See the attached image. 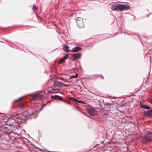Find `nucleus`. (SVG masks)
Wrapping results in <instances>:
<instances>
[{
	"instance_id": "7",
	"label": "nucleus",
	"mask_w": 152,
	"mask_h": 152,
	"mask_svg": "<svg viewBox=\"0 0 152 152\" xmlns=\"http://www.w3.org/2000/svg\"><path fill=\"white\" fill-rule=\"evenodd\" d=\"M81 56V54L80 53L74 54L73 55V56L74 59L80 58Z\"/></svg>"
},
{
	"instance_id": "12",
	"label": "nucleus",
	"mask_w": 152,
	"mask_h": 152,
	"mask_svg": "<svg viewBox=\"0 0 152 152\" xmlns=\"http://www.w3.org/2000/svg\"><path fill=\"white\" fill-rule=\"evenodd\" d=\"M146 114L149 117L152 116V110H151L146 113Z\"/></svg>"
},
{
	"instance_id": "21",
	"label": "nucleus",
	"mask_w": 152,
	"mask_h": 152,
	"mask_svg": "<svg viewBox=\"0 0 152 152\" xmlns=\"http://www.w3.org/2000/svg\"><path fill=\"white\" fill-rule=\"evenodd\" d=\"M150 103L152 104V98L150 99Z\"/></svg>"
},
{
	"instance_id": "9",
	"label": "nucleus",
	"mask_w": 152,
	"mask_h": 152,
	"mask_svg": "<svg viewBox=\"0 0 152 152\" xmlns=\"http://www.w3.org/2000/svg\"><path fill=\"white\" fill-rule=\"evenodd\" d=\"M140 107L141 108H144L145 109L149 110L151 108L150 107H149V106H148L147 105L144 104L142 103H140Z\"/></svg>"
},
{
	"instance_id": "2",
	"label": "nucleus",
	"mask_w": 152,
	"mask_h": 152,
	"mask_svg": "<svg viewBox=\"0 0 152 152\" xmlns=\"http://www.w3.org/2000/svg\"><path fill=\"white\" fill-rule=\"evenodd\" d=\"M36 110L34 111L31 113H25V114H20L17 115L15 116V118H18L21 120V121H22L24 120H25L27 119V116L33 115V113L36 112Z\"/></svg>"
},
{
	"instance_id": "3",
	"label": "nucleus",
	"mask_w": 152,
	"mask_h": 152,
	"mask_svg": "<svg viewBox=\"0 0 152 152\" xmlns=\"http://www.w3.org/2000/svg\"><path fill=\"white\" fill-rule=\"evenodd\" d=\"M142 141L143 142H147L152 141V134L149 133L145 135L143 138Z\"/></svg>"
},
{
	"instance_id": "14",
	"label": "nucleus",
	"mask_w": 152,
	"mask_h": 152,
	"mask_svg": "<svg viewBox=\"0 0 152 152\" xmlns=\"http://www.w3.org/2000/svg\"><path fill=\"white\" fill-rule=\"evenodd\" d=\"M76 73V75H72L69 78V79L73 78H76L77 76V75Z\"/></svg>"
},
{
	"instance_id": "5",
	"label": "nucleus",
	"mask_w": 152,
	"mask_h": 152,
	"mask_svg": "<svg viewBox=\"0 0 152 152\" xmlns=\"http://www.w3.org/2000/svg\"><path fill=\"white\" fill-rule=\"evenodd\" d=\"M88 113L91 115H96L97 113L96 110L94 108H89L87 109Z\"/></svg>"
},
{
	"instance_id": "22",
	"label": "nucleus",
	"mask_w": 152,
	"mask_h": 152,
	"mask_svg": "<svg viewBox=\"0 0 152 152\" xmlns=\"http://www.w3.org/2000/svg\"><path fill=\"white\" fill-rule=\"evenodd\" d=\"M78 102L80 103H83V102L80 101H78Z\"/></svg>"
},
{
	"instance_id": "15",
	"label": "nucleus",
	"mask_w": 152,
	"mask_h": 152,
	"mask_svg": "<svg viewBox=\"0 0 152 152\" xmlns=\"http://www.w3.org/2000/svg\"><path fill=\"white\" fill-rule=\"evenodd\" d=\"M59 96L58 95H54V96H51V98H54V99H56L58 98V97H59Z\"/></svg>"
},
{
	"instance_id": "18",
	"label": "nucleus",
	"mask_w": 152,
	"mask_h": 152,
	"mask_svg": "<svg viewBox=\"0 0 152 152\" xmlns=\"http://www.w3.org/2000/svg\"><path fill=\"white\" fill-rule=\"evenodd\" d=\"M61 86H62V87H63V86H65V87L67 86L66 85L62 83V84H61Z\"/></svg>"
},
{
	"instance_id": "20",
	"label": "nucleus",
	"mask_w": 152,
	"mask_h": 152,
	"mask_svg": "<svg viewBox=\"0 0 152 152\" xmlns=\"http://www.w3.org/2000/svg\"><path fill=\"white\" fill-rule=\"evenodd\" d=\"M20 107L21 108H24V106L23 105H21L20 106Z\"/></svg>"
},
{
	"instance_id": "10",
	"label": "nucleus",
	"mask_w": 152,
	"mask_h": 152,
	"mask_svg": "<svg viewBox=\"0 0 152 152\" xmlns=\"http://www.w3.org/2000/svg\"><path fill=\"white\" fill-rule=\"evenodd\" d=\"M82 48L81 47L77 46L73 48L72 51L73 52H76L80 50Z\"/></svg>"
},
{
	"instance_id": "17",
	"label": "nucleus",
	"mask_w": 152,
	"mask_h": 152,
	"mask_svg": "<svg viewBox=\"0 0 152 152\" xmlns=\"http://www.w3.org/2000/svg\"><path fill=\"white\" fill-rule=\"evenodd\" d=\"M23 97H20V98H19L18 99L16 100H15V101L16 102H17V101H18L19 100H20L22 98H23Z\"/></svg>"
},
{
	"instance_id": "1",
	"label": "nucleus",
	"mask_w": 152,
	"mask_h": 152,
	"mask_svg": "<svg viewBox=\"0 0 152 152\" xmlns=\"http://www.w3.org/2000/svg\"><path fill=\"white\" fill-rule=\"evenodd\" d=\"M111 9L115 11H122L129 9L130 7L129 5H120L119 4H113L111 5Z\"/></svg>"
},
{
	"instance_id": "19",
	"label": "nucleus",
	"mask_w": 152,
	"mask_h": 152,
	"mask_svg": "<svg viewBox=\"0 0 152 152\" xmlns=\"http://www.w3.org/2000/svg\"><path fill=\"white\" fill-rule=\"evenodd\" d=\"M34 8H35L36 9H37L38 8V7H36L35 6V5H34L33 6V8H32V9H33V10H34Z\"/></svg>"
},
{
	"instance_id": "8",
	"label": "nucleus",
	"mask_w": 152,
	"mask_h": 152,
	"mask_svg": "<svg viewBox=\"0 0 152 152\" xmlns=\"http://www.w3.org/2000/svg\"><path fill=\"white\" fill-rule=\"evenodd\" d=\"M62 83L58 82H55L54 83L53 86H57L58 87H62Z\"/></svg>"
},
{
	"instance_id": "16",
	"label": "nucleus",
	"mask_w": 152,
	"mask_h": 152,
	"mask_svg": "<svg viewBox=\"0 0 152 152\" xmlns=\"http://www.w3.org/2000/svg\"><path fill=\"white\" fill-rule=\"evenodd\" d=\"M69 55V54L66 55L65 56L63 57L64 59L65 60L68 57Z\"/></svg>"
},
{
	"instance_id": "11",
	"label": "nucleus",
	"mask_w": 152,
	"mask_h": 152,
	"mask_svg": "<svg viewBox=\"0 0 152 152\" xmlns=\"http://www.w3.org/2000/svg\"><path fill=\"white\" fill-rule=\"evenodd\" d=\"M69 46L66 45H64L63 47V50L66 52H69Z\"/></svg>"
},
{
	"instance_id": "6",
	"label": "nucleus",
	"mask_w": 152,
	"mask_h": 152,
	"mask_svg": "<svg viewBox=\"0 0 152 152\" xmlns=\"http://www.w3.org/2000/svg\"><path fill=\"white\" fill-rule=\"evenodd\" d=\"M42 96L40 94L34 95L33 97L34 100H40L42 98Z\"/></svg>"
},
{
	"instance_id": "4",
	"label": "nucleus",
	"mask_w": 152,
	"mask_h": 152,
	"mask_svg": "<svg viewBox=\"0 0 152 152\" xmlns=\"http://www.w3.org/2000/svg\"><path fill=\"white\" fill-rule=\"evenodd\" d=\"M77 25L80 28H82L84 27V25L83 19L81 17H78L76 20Z\"/></svg>"
},
{
	"instance_id": "13",
	"label": "nucleus",
	"mask_w": 152,
	"mask_h": 152,
	"mask_svg": "<svg viewBox=\"0 0 152 152\" xmlns=\"http://www.w3.org/2000/svg\"><path fill=\"white\" fill-rule=\"evenodd\" d=\"M65 61V60L63 58H62L61 59H60V61L58 63L59 64H61L62 62H64Z\"/></svg>"
}]
</instances>
